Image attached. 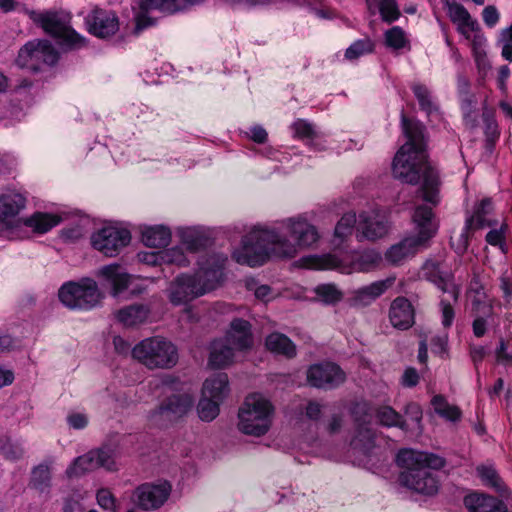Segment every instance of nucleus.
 <instances>
[{"mask_svg":"<svg viewBox=\"0 0 512 512\" xmlns=\"http://www.w3.org/2000/svg\"><path fill=\"white\" fill-rule=\"evenodd\" d=\"M351 415L356 427L371 425L372 415L369 412V406L366 403H356L351 410Z\"/></svg>","mask_w":512,"mask_h":512,"instance_id":"54","label":"nucleus"},{"mask_svg":"<svg viewBox=\"0 0 512 512\" xmlns=\"http://www.w3.org/2000/svg\"><path fill=\"white\" fill-rule=\"evenodd\" d=\"M431 404L435 413L440 417L452 422L460 420L462 415L461 410L455 405H450L444 396L435 395L432 398Z\"/></svg>","mask_w":512,"mask_h":512,"instance_id":"41","label":"nucleus"},{"mask_svg":"<svg viewBox=\"0 0 512 512\" xmlns=\"http://www.w3.org/2000/svg\"><path fill=\"white\" fill-rule=\"evenodd\" d=\"M389 319L393 327L406 330L414 324V309L408 299L397 297L389 310Z\"/></svg>","mask_w":512,"mask_h":512,"instance_id":"23","label":"nucleus"},{"mask_svg":"<svg viewBox=\"0 0 512 512\" xmlns=\"http://www.w3.org/2000/svg\"><path fill=\"white\" fill-rule=\"evenodd\" d=\"M495 46L505 61L512 62V24L499 31Z\"/></svg>","mask_w":512,"mask_h":512,"instance_id":"46","label":"nucleus"},{"mask_svg":"<svg viewBox=\"0 0 512 512\" xmlns=\"http://www.w3.org/2000/svg\"><path fill=\"white\" fill-rule=\"evenodd\" d=\"M322 405L317 401H309L305 408V415L308 419L317 421L322 415Z\"/></svg>","mask_w":512,"mask_h":512,"instance_id":"64","label":"nucleus"},{"mask_svg":"<svg viewBox=\"0 0 512 512\" xmlns=\"http://www.w3.org/2000/svg\"><path fill=\"white\" fill-rule=\"evenodd\" d=\"M476 228H468L467 227V220L465 221V226L460 233L457 241L454 245L455 251L459 255H463L469 246V239L472 237V233L476 231Z\"/></svg>","mask_w":512,"mask_h":512,"instance_id":"58","label":"nucleus"},{"mask_svg":"<svg viewBox=\"0 0 512 512\" xmlns=\"http://www.w3.org/2000/svg\"><path fill=\"white\" fill-rule=\"evenodd\" d=\"M394 279L375 281L367 286L352 291L349 303L353 307H366L384 294L392 286Z\"/></svg>","mask_w":512,"mask_h":512,"instance_id":"21","label":"nucleus"},{"mask_svg":"<svg viewBox=\"0 0 512 512\" xmlns=\"http://www.w3.org/2000/svg\"><path fill=\"white\" fill-rule=\"evenodd\" d=\"M396 462L398 466L404 468L399 475L402 486L428 496L438 492L439 481L429 469L444 467V458L433 453L402 449L396 456Z\"/></svg>","mask_w":512,"mask_h":512,"instance_id":"3","label":"nucleus"},{"mask_svg":"<svg viewBox=\"0 0 512 512\" xmlns=\"http://www.w3.org/2000/svg\"><path fill=\"white\" fill-rule=\"evenodd\" d=\"M59 58L57 50L47 40H34L26 43L19 51L18 61L34 71L39 70V64L54 65Z\"/></svg>","mask_w":512,"mask_h":512,"instance_id":"10","label":"nucleus"},{"mask_svg":"<svg viewBox=\"0 0 512 512\" xmlns=\"http://www.w3.org/2000/svg\"><path fill=\"white\" fill-rule=\"evenodd\" d=\"M30 485L41 493H48L51 486L50 467L47 464H39L31 473Z\"/></svg>","mask_w":512,"mask_h":512,"instance_id":"42","label":"nucleus"},{"mask_svg":"<svg viewBox=\"0 0 512 512\" xmlns=\"http://www.w3.org/2000/svg\"><path fill=\"white\" fill-rule=\"evenodd\" d=\"M208 244V238L196 229H185L181 232V245L189 253L203 250Z\"/></svg>","mask_w":512,"mask_h":512,"instance_id":"39","label":"nucleus"},{"mask_svg":"<svg viewBox=\"0 0 512 512\" xmlns=\"http://www.w3.org/2000/svg\"><path fill=\"white\" fill-rule=\"evenodd\" d=\"M225 261L222 255H210L199 261V270L193 277L199 280L204 294L215 289L221 282Z\"/></svg>","mask_w":512,"mask_h":512,"instance_id":"14","label":"nucleus"},{"mask_svg":"<svg viewBox=\"0 0 512 512\" xmlns=\"http://www.w3.org/2000/svg\"><path fill=\"white\" fill-rule=\"evenodd\" d=\"M401 125L407 141L395 154L392 163L393 176L411 185L418 184L422 179V199L436 207L440 203L441 181L437 169L428 160L425 126L406 117L404 112L401 113Z\"/></svg>","mask_w":512,"mask_h":512,"instance_id":"2","label":"nucleus"},{"mask_svg":"<svg viewBox=\"0 0 512 512\" xmlns=\"http://www.w3.org/2000/svg\"><path fill=\"white\" fill-rule=\"evenodd\" d=\"M420 108L427 114L437 110V106L432 99L430 90L423 84L414 83L411 87Z\"/></svg>","mask_w":512,"mask_h":512,"instance_id":"45","label":"nucleus"},{"mask_svg":"<svg viewBox=\"0 0 512 512\" xmlns=\"http://www.w3.org/2000/svg\"><path fill=\"white\" fill-rule=\"evenodd\" d=\"M482 119L485 124L484 134L487 146L493 147L500 135L498 124L494 118L493 112L486 108L483 109Z\"/></svg>","mask_w":512,"mask_h":512,"instance_id":"47","label":"nucleus"},{"mask_svg":"<svg viewBox=\"0 0 512 512\" xmlns=\"http://www.w3.org/2000/svg\"><path fill=\"white\" fill-rule=\"evenodd\" d=\"M272 415L271 403L261 394H251L239 409L238 429L246 435L263 436L271 427Z\"/></svg>","mask_w":512,"mask_h":512,"instance_id":"5","label":"nucleus"},{"mask_svg":"<svg viewBox=\"0 0 512 512\" xmlns=\"http://www.w3.org/2000/svg\"><path fill=\"white\" fill-rule=\"evenodd\" d=\"M476 472L485 486L494 489L502 496H505L508 493V489L504 481L493 466L480 465L476 468Z\"/></svg>","mask_w":512,"mask_h":512,"instance_id":"37","label":"nucleus"},{"mask_svg":"<svg viewBox=\"0 0 512 512\" xmlns=\"http://www.w3.org/2000/svg\"><path fill=\"white\" fill-rule=\"evenodd\" d=\"M60 220L61 218L56 215L37 212L31 217L26 218L24 224L35 232L43 234L58 225Z\"/></svg>","mask_w":512,"mask_h":512,"instance_id":"38","label":"nucleus"},{"mask_svg":"<svg viewBox=\"0 0 512 512\" xmlns=\"http://www.w3.org/2000/svg\"><path fill=\"white\" fill-rule=\"evenodd\" d=\"M294 136L305 141L307 144H311L312 141L317 137V131L314 126L303 119L296 120L292 125Z\"/></svg>","mask_w":512,"mask_h":512,"instance_id":"50","label":"nucleus"},{"mask_svg":"<svg viewBox=\"0 0 512 512\" xmlns=\"http://www.w3.org/2000/svg\"><path fill=\"white\" fill-rule=\"evenodd\" d=\"M170 239L171 231L162 225L147 227L142 232V241L148 247H165Z\"/></svg>","mask_w":512,"mask_h":512,"instance_id":"36","label":"nucleus"},{"mask_svg":"<svg viewBox=\"0 0 512 512\" xmlns=\"http://www.w3.org/2000/svg\"><path fill=\"white\" fill-rule=\"evenodd\" d=\"M493 212V203L490 198H484L479 201L473 210V214L467 217V227L484 229L485 227H491L497 225L496 220L489 218Z\"/></svg>","mask_w":512,"mask_h":512,"instance_id":"28","label":"nucleus"},{"mask_svg":"<svg viewBox=\"0 0 512 512\" xmlns=\"http://www.w3.org/2000/svg\"><path fill=\"white\" fill-rule=\"evenodd\" d=\"M444 259H428L422 266L423 277L437 286L443 293L450 295L453 303L459 298L460 288L453 283V275L443 269Z\"/></svg>","mask_w":512,"mask_h":512,"instance_id":"13","label":"nucleus"},{"mask_svg":"<svg viewBox=\"0 0 512 512\" xmlns=\"http://www.w3.org/2000/svg\"><path fill=\"white\" fill-rule=\"evenodd\" d=\"M311 267L314 269H335L339 266V260L333 255L316 257L312 260Z\"/></svg>","mask_w":512,"mask_h":512,"instance_id":"59","label":"nucleus"},{"mask_svg":"<svg viewBox=\"0 0 512 512\" xmlns=\"http://www.w3.org/2000/svg\"><path fill=\"white\" fill-rule=\"evenodd\" d=\"M223 340L233 349L245 350L250 348L253 344L250 323L243 319H234L226 338Z\"/></svg>","mask_w":512,"mask_h":512,"instance_id":"25","label":"nucleus"},{"mask_svg":"<svg viewBox=\"0 0 512 512\" xmlns=\"http://www.w3.org/2000/svg\"><path fill=\"white\" fill-rule=\"evenodd\" d=\"M373 41L366 37L353 42L345 51V58L347 60H356L359 57L369 54L374 50Z\"/></svg>","mask_w":512,"mask_h":512,"instance_id":"48","label":"nucleus"},{"mask_svg":"<svg viewBox=\"0 0 512 512\" xmlns=\"http://www.w3.org/2000/svg\"><path fill=\"white\" fill-rule=\"evenodd\" d=\"M281 224L296 243L290 242L277 228L258 224L243 237L241 249L233 253L235 260L256 267L264 264L270 256L292 258L298 248L310 247L319 238L316 227L302 217L289 218Z\"/></svg>","mask_w":512,"mask_h":512,"instance_id":"1","label":"nucleus"},{"mask_svg":"<svg viewBox=\"0 0 512 512\" xmlns=\"http://www.w3.org/2000/svg\"><path fill=\"white\" fill-rule=\"evenodd\" d=\"M453 300L451 299L450 295H448V298H442L440 300V308H441V314H442V325L445 328H449L454 320L455 312L452 307Z\"/></svg>","mask_w":512,"mask_h":512,"instance_id":"57","label":"nucleus"},{"mask_svg":"<svg viewBox=\"0 0 512 512\" xmlns=\"http://www.w3.org/2000/svg\"><path fill=\"white\" fill-rule=\"evenodd\" d=\"M358 220L355 213H346L337 222L334 230V242L340 245L347 237H349L353 230L357 227Z\"/></svg>","mask_w":512,"mask_h":512,"instance_id":"44","label":"nucleus"},{"mask_svg":"<svg viewBox=\"0 0 512 512\" xmlns=\"http://www.w3.org/2000/svg\"><path fill=\"white\" fill-rule=\"evenodd\" d=\"M384 37L386 46L394 50H400L409 43L404 30L399 26L388 29Z\"/></svg>","mask_w":512,"mask_h":512,"instance_id":"49","label":"nucleus"},{"mask_svg":"<svg viewBox=\"0 0 512 512\" xmlns=\"http://www.w3.org/2000/svg\"><path fill=\"white\" fill-rule=\"evenodd\" d=\"M159 259L167 264H175L178 266H187L190 262L184 253V247L182 245L165 249L157 254H149L144 260L148 263L155 264Z\"/></svg>","mask_w":512,"mask_h":512,"instance_id":"35","label":"nucleus"},{"mask_svg":"<svg viewBox=\"0 0 512 512\" xmlns=\"http://www.w3.org/2000/svg\"><path fill=\"white\" fill-rule=\"evenodd\" d=\"M358 240L375 241L388 233V223L384 216L378 212H362L358 217L356 227Z\"/></svg>","mask_w":512,"mask_h":512,"instance_id":"15","label":"nucleus"},{"mask_svg":"<svg viewBox=\"0 0 512 512\" xmlns=\"http://www.w3.org/2000/svg\"><path fill=\"white\" fill-rule=\"evenodd\" d=\"M510 75L511 71L508 65H501L499 67L497 76V87L503 94H507L508 92L507 81Z\"/></svg>","mask_w":512,"mask_h":512,"instance_id":"63","label":"nucleus"},{"mask_svg":"<svg viewBox=\"0 0 512 512\" xmlns=\"http://www.w3.org/2000/svg\"><path fill=\"white\" fill-rule=\"evenodd\" d=\"M368 11L371 15L376 14L378 9L384 22L392 23L400 17V9L396 0H365Z\"/></svg>","mask_w":512,"mask_h":512,"instance_id":"33","label":"nucleus"},{"mask_svg":"<svg viewBox=\"0 0 512 512\" xmlns=\"http://www.w3.org/2000/svg\"><path fill=\"white\" fill-rule=\"evenodd\" d=\"M378 422L385 427H398L407 430L406 421L390 406H382L376 410Z\"/></svg>","mask_w":512,"mask_h":512,"instance_id":"43","label":"nucleus"},{"mask_svg":"<svg viewBox=\"0 0 512 512\" xmlns=\"http://www.w3.org/2000/svg\"><path fill=\"white\" fill-rule=\"evenodd\" d=\"M150 309L143 304H133L120 309L116 317L124 326L131 327L142 324L148 318Z\"/></svg>","mask_w":512,"mask_h":512,"instance_id":"32","label":"nucleus"},{"mask_svg":"<svg viewBox=\"0 0 512 512\" xmlns=\"http://www.w3.org/2000/svg\"><path fill=\"white\" fill-rule=\"evenodd\" d=\"M306 376L310 386L324 390L334 389L346 380L345 372L332 362L311 365L307 369Z\"/></svg>","mask_w":512,"mask_h":512,"instance_id":"11","label":"nucleus"},{"mask_svg":"<svg viewBox=\"0 0 512 512\" xmlns=\"http://www.w3.org/2000/svg\"><path fill=\"white\" fill-rule=\"evenodd\" d=\"M96 497L100 507L115 512V498L108 489L102 488L98 490Z\"/></svg>","mask_w":512,"mask_h":512,"instance_id":"60","label":"nucleus"},{"mask_svg":"<svg viewBox=\"0 0 512 512\" xmlns=\"http://www.w3.org/2000/svg\"><path fill=\"white\" fill-rule=\"evenodd\" d=\"M448 16L453 24H456L462 20H468L470 13L468 10L460 3H457L455 0H451L448 3Z\"/></svg>","mask_w":512,"mask_h":512,"instance_id":"56","label":"nucleus"},{"mask_svg":"<svg viewBox=\"0 0 512 512\" xmlns=\"http://www.w3.org/2000/svg\"><path fill=\"white\" fill-rule=\"evenodd\" d=\"M317 297L325 304H335L342 299V292L334 284H322L315 288Z\"/></svg>","mask_w":512,"mask_h":512,"instance_id":"52","label":"nucleus"},{"mask_svg":"<svg viewBox=\"0 0 512 512\" xmlns=\"http://www.w3.org/2000/svg\"><path fill=\"white\" fill-rule=\"evenodd\" d=\"M100 275L111 285V293L114 297H117L128 288L131 279V276L118 264L102 267Z\"/></svg>","mask_w":512,"mask_h":512,"instance_id":"27","label":"nucleus"},{"mask_svg":"<svg viewBox=\"0 0 512 512\" xmlns=\"http://www.w3.org/2000/svg\"><path fill=\"white\" fill-rule=\"evenodd\" d=\"M193 404L194 400L189 394H175L168 397L152 413V417L173 422L185 416L192 409Z\"/></svg>","mask_w":512,"mask_h":512,"instance_id":"17","label":"nucleus"},{"mask_svg":"<svg viewBox=\"0 0 512 512\" xmlns=\"http://www.w3.org/2000/svg\"><path fill=\"white\" fill-rule=\"evenodd\" d=\"M487 354L488 350L486 347L482 345H470L469 355L477 372L479 365L483 362Z\"/></svg>","mask_w":512,"mask_h":512,"instance_id":"61","label":"nucleus"},{"mask_svg":"<svg viewBox=\"0 0 512 512\" xmlns=\"http://www.w3.org/2000/svg\"><path fill=\"white\" fill-rule=\"evenodd\" d=\"M35 21L47 34L70 47L79 48L84 45V38L69 26L67 17L61 13L47 11L39 14Z\"/></svg>","mask_w":512,"mask_h":512,"instance_id":"8","label":"nucleus"},{"mask_svg":"<svg viewBox=\"0 0 512 512\" xmlns=\"http://www.w3.org/2000/svg\"><path fill=\"white\" fill-rule=\"evenodd\" d=\"M26 197L16 191H7L0 196V227L8 228L25 208Z\"/></svg>","mask_w":512,"mask_h":512,"instance_id":"22","label":"nucleus"},{"mask_svg":"<svg viewBox=\"0 0 512 512\" xmlns=\"http://www.w3.org/2000/svg\"><path fill=\"white\" fill-rule=\"evenodd\" d=\"M169 300L174 305L186 304L189 301L204 295L199 286V280L191 275L178 276L169 286Z\"/></svg>","mask_w":512,"mask_h":512,"instance_id":"16","label":"nucleus"},{"mask_svg":"<svg viewBox=\"0 0 512 512\" xmlns=\"http://www.w3.org/2000/svg\"><path fill=\"white\" fill-rule=\"evenodd\" d=\"M381 262L382 256L378 251L365 250L353 258L351 268L346 273L369 272L378 267Z\"/></svg>","mask_w":512,"mask_h":512,"instance_id":"34","label":"nucleus"},{"mask_svg":"<svg viewBox=\"0 0 512 512\" xmlns=\"http://www.w3.org/2000/svg\"><path fill=\"white\" fill-rule=\"evenodd\" d=\"M413 221L418 232L414 237L427 246L428 241L438 230V221L432 207L425 204L418 205L414 210Z\"/></svg>","mask_w":512,"mask_h":512,"instance_id":"19","label":"nucleus"},{"mask_svg":"<svg viewBox=\"0 0 512 512\" xmlns=\"http://www.w3.org/2000/svg\"><path fill=\"white\" fill-rule=\"evenodd\" d=\"M130 240L131 234L128 230L115 227H104L91 237L92 246L109 257L117 255Z\"/></svg>","mask_w":512,"mask_h":512,"instance_id":"12","label":"nucleus"},{"mask_svg":"<svg viewBox=\"0 0 512 512\" xmlns=\"http://www.w3.org/2000/svg\"><path fill=\"white\" fill-rule=\"evenodd\" d=\"M470 512H508L503 501L483 493H471L464 498Z\"/></svg>","mask_w":512,"mask_h":512,"instance_id":"26","label":"nucleus"},{"mask_svg":"<svg viewBox=\"0 0 512 512\" xmlns=\"http://www.w3.org/2000/svg\"><path fill=\"white\" fill-rule=\"evenodd\" d=\"M495 360L499 365H512V347L504 338H500L495 349Z\"/></svg>","mask_w":512,"mask_h":512,"instance_id":"55","label":"nucleus"},{"mask_svg":"<svg viewBox=\"0 0 512 512\" xmlns=\"http://www.w3.org/2000/svg\"><path fill=\"white\" fill-rule=\"evenodd\" d=\"M58 297L69 309L90 310L100 303L102 294L97 283L87 278L80 282L63 284L59 289Z\"/></svg>","mask_w":512,"mask_h":512,"instance_id":"6","label":"nucleus"},{"mask_svg":"<svg viewBox=\"0 0 512 512\" xmlns=\"http://www.w3.org/2000/svg\"><path fill=\"white\" fill-rule=\"evenodd\" d=\"M132 356L149 370L171 369L179 359L175 344L161 336L141 340L133 347Z\"/></svg>","mask_w":512,"mask_h":512,"instance_id":"4","label":"nucleus"},{"mask_svg":"<svg viewBox=\"0 0 512 512\" xmlns=\"http://www.w3.org/2000/svg\"><path fill=\"white\" fill-rule=\"evenodd\" d=\"M204 0H137L133 9L136 11V26L134 33L139 34L141 30L152 23L146 17L151 10H159L164 13L173 14L184 10L187 7L202 3Z\"/></svg>","mask_w":512,"mask_h":512,"instance_id":"9","label":"nucleus"},{"mask_svg":"<svg viewBox=\"0 0 512 512\" xmlns=\"http://www.w3.org/2000/svg\"><path fill=\"white\" fill-rule=\"evenodd\" d=\"M198 415L203 421H212L219 414V402L203 396L197 406Z\"/></svg>","mask_w":512,"mask_h":512,"instance_id":"51","label":"nucleus"},{"mask_svg":"<svg viewBox=\"0 0 512 512\" xmlns=\"http://www.w3.org/2000/svg\"><path fill=\"white\" fill-rule=\"evenodd\" d=\"M482 18L485 25L492 28L499 22L500 14L495 6L489 5L483 9Z\"/></svg>","mask_w":512,"mask_h":512,"instance_id":"62","label":"nucleus"},{"mask_svg":"<svg viewBox=\"0 0 512 512\" xmlns=\"http://www.w3.org/2000/svg\"><path fill=\"white\" fill-rule=\"evenodd\" d=\"M88 31L98 38H107L119 29V19L113 11L96 8L87 16Z\"/></svg>","mask_w":512,"mask_h":512,"instance_id":"18","label":"nucleus"},{"mask_svg":"<svg viewBox=\"0 0 512 512\" xmlns=\"http://www.w3.org/2000/svg\"><path fill=\"white\" fill-rule=\"evenodd\" d=\"M374 437L375 434L371 425L358 426L356 427L355 435L351 440V446L354 449H358L364 454H367L374 446Z\"/></svg>","mask_w":512,"mask_h":512,"instance_id":"40","label":"nucleus"},{"mask_svg":"<svg viewBox=\"0 0 512 512\" xmlns=\"http://www.w3.org/2000/svg\"><path fill=\"white\" fill-rule=\"evenodd\" d=\"M171 487L168 483L145 484L136 491L137 504L144 510L156 509L167 500Z\"/></svg>","mask_w":512,"mask_h":512,"instance_id":"20","label":"nucleus"},{"mask_svg":"<svg viewBox=\"0 0 512 512\" xmlns=\"http://www.w3.org/2000/svg\"><path fill=\"white\" fill-rule=\"evenodd\" d=\"M266 348L278 355H282L286 358H293L296 356L295 344L284 334L274 332L266 337L265 341Z\"/></svg>","mask_w":512,"mask_h":512,"instance_id":"31","label":"nucleus"},{"mask_svg":"<svg viewBox=\"0 0 512 512\" xmlns=\"http://www.w3.org/2000/svg\"><path fill=\"white\" fill-rule=\"evenodd\" d=\"M234 359V349L223 339L216 340L211 345L209 364L213 368H224Z\"/></svg>","mask_w":512,"mask_h":512,"instance_id":"30","label":"nucleus"},{"mask_svg":"<svg viewBox=\"0 0 512 512\" xmlns=\"http://www.w3.org/2000/svg\"><path fill=\"white\" fill-rule=\"evenodd\" d=\"M228 385L229 381L227 374L217 373L205 380L202 395L220 403L228 393Z\"/></svg>","mask_w":512,"mask_h":512,"instance_id":"29","label":"nucleus"},{"mask_svg":"<svg viewBox=\"0 0 512 512\" xmlns=\"http://www.w3.org/2000/svg\"><path fill=\"white\" fill-rule=\"evenodd\" d=\"M117 454L116 444H103L101 447L77 457L67 468L66 474L68 477H77L98 468H104L108 471L116 470L115 459Z\"/></svg>","mask_w":512,"mask_h":512,"instance_id":"7","label":"nucleus"},{"mask_svg":"<svg viewBox=\"0 0 512 512\" xmlns=\"http://www.w3.org/2000/svg\"><path fill=\"white\" fill-rule=\"evenodd\" d=\"M471 313L473 316L492 317L493 303L484 296H473L471 299Z\"/></svg>","mask_w":512,"mask_h":512,"instance_id":"53","label":"nucleus"},{"mask_svg":"<svg viewBox=\"0 0 512 512\" xmlns=\"http://www.w3.org/2000/svg\"><path fill=\"white\" fill-rule=\"evenodd\" d=\"M425 247L426 245L414 236L406 237L386 251L385 259L392 265H399Z\"/></svg>","mask_w":512,"mask_h":512,"instance_id":"24","label":"nucleus"}]
</instances>
